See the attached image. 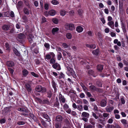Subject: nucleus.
Wrapping results in <instances>:
<instances>
[{
    "label": "nucleus",
    "instance_id": "f257e3e1",
    "mask_svg": "<svg viewBox=\"0 0 128 128\" xmlns=\"http://www.w3.org/2000/svg\"><path fill=\"white\" fill-rule=\"evenodd\" d=\"M66 68L68 71L66 72V74L68 76L72 75L74 78H75L76 77V75L72 68L68 66L66 67Z\"/></svg>",
    "mask_w": 128,
    "mask_h": 128
},
{
    "label": "nucleus",
    "instance_id": "f03ea898",
    "mask_svg": "<svg viewBox=\"0 0 128 128\" xmlns=\"http://www.w3.org/2000/svg\"><path fill=\"white\" fill-rule=\"evenodd\" d=\"M18 41L20 43L23 44L25 42L24 38H25V36L24 34L22 33H20L18 34Z\"/></svg>",
    "mask_w": 128,
    "mask_h": 128
},
{
    "label": "nucleus",
    "instance_id": "7ed1b4c3",
    "mask_svg": "<svg viewBox=\"0 0 128 128\" xmlns=\"http://www.w3.org/2000/svg\"><path fill=\"white\" fill-rule=\"evenodd\" d=\"M35 90L38 92L44 93L46 92V89L45 88L42 87L41 86L38 85L35 88Z\"/></svg>",
    "mask_w": 128,
    "mask_h": 128
},
{
    "label": "nucleus",
    "instance_id": "20e7f679",
    "mask_svg": "<svg viewBox=\"0 0 128 128\" xmlns=\"http://www.w3.org/2000/svg\"><path fill=\"white\" fill-rule=\"evenodd\" d=\"M36 99L40 102L43 104H47L48 105L50 104L49 101L47 100H42L40 98H36Z\"/></svg>",
    "mask_w": 128,
    "mask_h": 128
},
{
    "label": "nucleus",
    "instance_id": "39448f33",
    "mask_svg": "<svg viewBox=\"0 0 128 128\" xmlns=\"http://www.w3.org/2000/svg\"><path fill=\"white\" fill-rule=\"evenodd\" d=\"M41 115L42 117L48 120V121L49 122L50 124V121L51 120L48 115L46 112H42L41 114Z\"/></svg>",
    "mask_w": 128,
    "mask_h": 128
},
{
    "label": "nucleus",
    "instance_id": "423d86ee",
    "mask_svg": "<svg viewBox=\"0 0 128 128\" xmlns=\"http://www.w3.org/2000/svg\"><path fill=\"white\" fill-rule=\"evenodd\" d=\"M52 66L54 68L58 70H60L61 69L60 65L57 62L53 64Z\"/></svg>",
    "mask_w": 128,
    "mask_h": 128
},
{
    "label": "nucleus",
    "instance_id": "0eeeda50",
    "mask_svg": "<svg viewBox=\"0 0 128 128\" xmlns=\"http://www.w3.org/2000/svg\"><path fill=\"white\" fill-rule=\"evenodd\" d=\"M34 35L31 34H29L27 37V38L29 42L31 44L33 42V39L34 38Z\"/></svg>",
    "mask_w": 128,
    "mask_h": 128
},
{
    "label": "nucleus",
    "instance_id": "6e6552de",
    "mask_svg": "<svg viewBox=\"0 0 128 128\" xmlns=\"http://www.w3.org/2000/svg\"><path fill=\"white\" fill-rule=\"evenodd\" d=\"M51 84L52 87L54 90V92H56L57 90L56 88V87L57 86V84L53 79L52 80L51 82Z\"/></svg>",
    "mask_w": 128,
    "mask_h": 128
},
{
    "label": "nucleus",
    "instance_id": "1a4fd4ad",
    "mask_svg": "<svg viewBox=\"0 0 128 128\" xmlns=\"http://www.w3.org/2000/svg\"><path fill=\"white\" fill-rule=\"evenodd\" d=\"M25 87L28 92H30L32 90V89L30 85L28 83L25 85Z\"/></svg>",
    "mask_w": 128,
    "mask_h": 128
},
{
    "label": "nucleus",
    "instance_id": "9d476101",
    "mask_svg": "<svg viewBox=\"0 0 128 128\" xmlns=\"http://www.w3.org/2000/svg\"><path fill=\"white\" fill-rule=\"evenodd\" d=\"M14 62L12 61H8L6 62V65L8 66L12 67L14 66Z\"/></svg>",
    "mask_w": 128,
    "mask_h": 128
},
{
    "label": "nucleus",
    "instance_id": "9b49d317",
    "mask_svg": "<svg viewBox=\"0 0 128 128\" xmlns=\"http://www.w3.org/2000/svg\"><path fill=\"white\" fill-rule=\"evenodd\" d=\"M114 108L113 106H107L106 108V110L108 112H111L114 109Z\"/></svg>",
    "mask_w": 128,
    "mask_h": 128
},
{
    "label": "nucleus",
    "instance_id": "f8f14e48",
    "mask_svg": "<svg viewBox=\"0 0 128 128\" xmlns=\"http://www.w3.org/2000/svg\"><path fill=\"white\" fill-rule=\"evenodd\" d=\"M99 52L100 50L98 48L93 50L92 52V53L94 55L96 56L98 55Z\"/></svg>",
    "mask_w": 128,
    "mask_h": 128
},
{
    "label": "nucleus",
    "instance_id": "ddd939ff",
    "mask_svg": "<svg viewBox=\"0 0 128 128\" xmlns=\"http://www.w3.org/2000/svg\"><path fill=\"white\" fill-rule=\"evenodd\" d=\"M30 113L29 111L26 109L21 114L24 116H28L29 115Z\"/></svg>",
    "mask_w": 128,
    "mask_h": 128
},
{
    "label": "nucleus",
    "instance_id": "4468645a",
    "mask_svg": "<svg viewBox=\"0 0 128 128\" xmlns=\"http://www.w3.org/2000/svg\"><path fill=\"white\" fill-rule=\"evenodd\" d=\"M103 65L99 64L97 66V69L99 72H102L103 69Z\"/></svg>",
    "mask_w": 128,
    "mask_h": 128
},
{
    "label": "nucleus",
    "instance_id": "2eb2a0df",
    "mask_svg": "<svg viewBox=\"0 0 128 128\" xmlns=\"http://www.w3.org/2000/svg\"><path fill=\"white\" fill-rule=\"evenodd\" d=\"M22 73L23 76L26 77L28 74V71L26 69H24L22 71Z\"/></svg>",
    "mask_w": 128,
    "mask_h": 128
},
{
    "label": "nucleus",
    "instance_id": "dca6fc26",
    "mask_svg": "<svg viewBox=\"0 0 128 128\" xmlns=\"http://www.w3.org/2000/svg\"><path fill=\"white\" fill-rule=\"evenodd\" d=\"M29 115L30 118L33 119L34 122H36L37 120V119L36 117L33 114L31 113H30Z\"/></svg>",
    "mask_w": 128,
    "mask_h": 128
},
{
    "label": "nucleus",
    "instance_id": "f3484780",
    "mask_svg": "<svg viewBox=\"0 0 128 128\" xmlns=\"http://www.w3.org/2000/svg\"><path fill=\"white\" fill-rule=\"evenodd\" d=\"M90 90L92 92H94L96 90L97 87L94 85H91L89 86Z\"/></svg>",
    "mask_w": 128,
    "mask_h": 128
},
{
    "label": "nucleus",
    "instance_id": "a211bd4d",
    "mask_svg": "<svg viewBox=\"0 0 128 128\" xmlns=\"http://www.w3.org/2000/svg\"><path fill=\"white\" fill-rule=\"evenodd\" d=\"M90 116L89 114L86 112H83L81 116L86 118H88Z\"/></svg>",
    "mask_w": 128,
    "mask_h": 128
},
{
    "label": "nucleus",
    "instance_id": "6ab92c4d",
    "mask_svg": "<svg viewBox=\"0 0 128 128\" xmlns=\"http://www.w3.org/2000/svg\"><path fill=\"white\" fill-rule=\"evenodd\" d=\"M107 102L104 100H102L100 102V106L102 107L105 106Z\"/></svg>",
    "mask_w": 128,
    "mask_h": 128
},
{
    "label": "nucleus",
    "instance_id": "aec40b11",
    "mask_svg": "<svg viewBox=\"0 0 128 128\" xmlns=\"http://www.w3.org/2000/svg\"><path fill=\"white\" fill-rule=\"evenodd\" d=\"M107 24L112 29H114V22L113 21H111L109 22H108Z\"/></svg>",
    "mask_w": 128,
    "mask_h": 128
},
{
    "label": "nucleus",
    "instance_id": "412c9836",
    "mask_svg": "<svg viewBox=\"0 0 128 128\" xmlns=\"http://www.w3.org/2000/svg\"><path fill=\"white\" fill-rule=\"evenodd\" d=\"M68 26H69V30H70L72 31L75 29L74 26L73 24H68Z\"/></svg>",
    "mask_w": 128,
    "mask_h": 128
},
{
    "label": "nucleus",
    "instance_id": "4be33fe9",
    "mask_svg": "<svg viewBox=\"0 0 128 128\" xmlns=\"http://www.w3.org/2000/svg\"><path fill=\"white\" fill-rule=\"evenodd\" d=\"M83 28L80 26H77L76 28V31L78 33H80L82 32L83 31Z\"/></svg>",
    "mask_w": 128,
    "mask_h": 128
},
{
    "label": "nucleus",
    "instance_id": "5701e85b",
    "mask_svg": "<svg viewBox=\"0 0 128 128\" xmlns=\"http://www.w3.org/2000/svg\"><path fill=\"white\" fill-rule=\"evenodd\" d=\"M62 119V117L60 115H58L56 117V120L57 122L60 123Z\"/></svg>",
    "mask_w": 128,
    "mask_h": 128
},
{
    "label": "nucleus",
    "instance_id": "b1692460",
    "mask_svg": "<svg viewBox=\"0 0 128 128\" xmlns=\"http://www.w3.org/2000/svg\"><path fill=\"white\" fill-rule=\"evenodd\" d=\"M59 30V29L58 28L55 27V28H53L52 29V34L53 35H54L55 33L56 32H58V31Z\"/></svg>",
    "mask_w": 128,
    "mask_h": 128
},
{
    "label": "nucleus",
    "instance_id": "393cba45",
    "mask_svg": "<svg viewBox=\"0 0 128 128\" xmlns=\"http://www.w3.org/2000/svg\"><path fill=\"white\" fill-rule=\"evenodd\" d=\"M13 52L16 56H20V54L17 49L14 48L13 50Z\"/></svg>",
    "mask_w": 128,
    "mask_h": 128
},
{
    "label": "nucleus",
    "instance_id": "a878e982",
    "mask_svg": "<svg viewBox=\"0 0 128 128\" xmlns=\"http://www.w3.org/2000/svg\"><path fill=\"white\" fill-rule=\"evenodd\" d=\"M10 27V26L9 25L5 24L3 26L2 29L4 30H7L9 29V28Z\"/></svg>",
    "mask_w": 128,
    "mask_h": 128
},
{
    "label": "nucleus",
    "instance_id": "bb28decb",
    "mask_svg": "<svg viewBox=\"0 0 128 128\" xmlns=\"http://www.w3.org/2000/svg\"><path fill=\"white\" fill-rule=\"evenodd\" d=\"M54 106L58 108H59L60 104L58 101H55L54 104Z\"/></svg>",
    "mask_w": 128,
    "mask_h": 128
},
{
    "label": "nucleus",
    "instance_id": "cd10ccee",
    "mask_svg": "<svg viewBox=\"0 0 128 128\" xmlns=\"http://www.w3.org/2000/svg\"><path fill=\"white\" fill-rule=\"evenodd\" d=\"M23 11L24 13L28 15L29 14V10L26 7H24V8Z\"/></svg>",
    "mask_w": 128,
    "mask_h": 128
},
{
    "label": "nucleus",
    "instance_id": "c85d7f7f",
    "mask_svg": "<svg viewBox=\"0 0 128 128\" xmlns=\"http://www.w3.org/2000/svg\"><path fill=\"white\" fill-rule=\"evenodd\" d=\"M96 84L98 87H102V82L100 80H98L96 82Z\"/></svg>",
    "mask_w": 128,
    "mask_h": 128
},
{
    "label": "nucleus",
    "instance_id": "c756f323",
    "mask_svg": "<svg viewBox=\"0 0 128 128\" xmlns=\"http://www.w3.org/2000/svg\"><path fill=\"white\" fill-rule=\"evenodd\" d=\"M48 13L50 15L54 16V15L56 14V12L55 10H52L49 11Z\"/></svg>",
    "mask_w": 128,
    "mask_h": 128
},
{
    "label": "nucleus",
    "instance_id": "7c9ffc66",
    "mask_svg": "<svg viewBox=\"0 0 128 128\" xmlns=\"http://www.w3.org/2000/svg\"><path fill=\"white\" fill-rule=\"evenodd\" d=\"M122 29L123 32L125 33L126 32V25L122 23Z\"/></svg>",
    "mask_w": 128,
    "mask_h": 128
},
{
    "label": "nucleus",
    "instance_id": "2f4dec72",
    "mask_svg": "<svg viewBox=\"0 0 128 128\" xmlns=\"http://www.w3.org/2000/svg\"><path fill=\"white\" fill-rule=\"evenodd\" d=\"M23 2L22 1H19L18 3V8H20L22 6Z\"/></svg>",
    "mask_w": 128,
    "mask_h": 128
},
{
    "label": "nucleus",
    "instance_id": "473e14b6",
    "mask_svg": "<svg viewBox=\"0 0 128 128\" xmlns=\"http://www.w3.org/2000/svg\"><path fill=\"white\" fill-rule=\"evenodd\" d=\"M42 120L41 121V123L42 125L45 128H46L48 126L46 121L44 120L43 119H42Z\"/></svg>",
    "mask_w": 128,
    "mask_h": 128
},
{
    "label": "nucleus",
    "instance_id": "72a5a7b5",
    "mask_svg": "<svg viewBox=\"0 0 128 128\" xmlns=\"http://www.w3.org/2000/svg\"><path fill=\"white\" fill-rule=\"evenodd\" d=\"M47 96L48 98H50L51 97L52 95V92L50 90L46 92Z\"/></svg>",
    "mask_w": 128,
    "mask_h": 128
},
{
    "label": "nucleus",
    "instance_id": "f704fd0d",
    "mask_svg": "<svg viewBox=\"0 0 128 128\" xmlns=\"http://www.w3.org/2000/svg\"><path fill=\"white\" fill-rule=\"evenodd\" d=\"M12 106H9L4 108V110L5 112H8L9 111L10 109L12 108Z\"/></svg>",
    "mask_w": 128,
    "mask_h": 128
},
{
    "label": "nucleus",
    "instance_id": "c9c22d12",
    "mask_svg": "<svg viewBox=\"0 0 128 128\" xmlns=\"http://www.w3.org/2000/svg\"><path fill=\"white\" fill-rule=\"evenodd\" d=\"M52 21L54 23L56 24H57L58 22V19L55 18H53L52 19Z\"/></svg>",
    "mask_w": 128,
    "mask_h": 128
},
{
    "label": "nucleus",
    "instance_id": "e433bc0d",
    "mask_svg": "<svg viewBox=\"0 0 128 128\" xmlns=\"http://www.w3.org/2000/svg\"><path fill=\"white\" fill-rule=\"evenodd\" d=\"M5 46L6 50L8 51L10 50V47L9 45L8 42H6L5 43Z\"/></svg>",
    "mask_w": 128,
    "mask_h": 128
},
{
    "label": "nucleus",
    "instance_id": "4c0bfd02",
    "mask_svg": "<svg viewBox=\"0 0 128 128\" xmlns=\"http://www.w3.org/2000/svg\"><path fill=\"white\" fill-rule=\"evenodd\" d=\"M78 14L80 16H82L83 12V10L82 9H79L78 10Z\"/></svg>",
    "mask_w": 128,
    "mask_h": 128
},
{
    "label": "nucleus",
    "instance_id": "58836bf2",
    "mask_svg": "<svg viewBox=\"0 0 128 128\" xmlns=\"http://www.w3.org/2000/svg\"><path fill=\"white\" fill-rule=\"evenodd\" d=\"M61 96L60 98V100L62 102L64 103L65 102V98H64V97L63 96H62V95L61 94Z\"/></svg>",
    "mask_w": 128,
    "mask_h": 128
},
{
    "label": "nucleus",
    "instance_id": "ea45409f",
    "mask_svg": "<svg viewBox=\"0 0 128 128\" xmlns=\"http://www.w3.org/2000/svg\"><path fill=\"white\" fill-rule=\"evenodd\" d=\"M66 38L68 39H71L72 38V35L71 33H68L66 34Z\"/></svg>",
    "mask_w": 128,
    "mask_h": 128
},
{
    "label": "nucleus",
    "instance_id": "a19ab883",
    "mask_svg": "<svg viewBox=\"0 0 128 128\" xmlns=\"http://www.w3.org/2000/svg\"><path fill=\"white\" fill-rule=\"evenodd\" d=\"M51 3L54 5H57L59 4L58 2L56 0H53L51 2Z\"/></svg>",
    "mask_w": 128,
    "mask_h": 128
},
{
    "label": "nucleus",
    "instance_id": "79ce46f5",
    "mask_svg": "<svg viewBox=\"0 0 128 128\" xmlns=\"http://www.w3.org/2000/svg\"><path fill=\"white\" fill-rule=\"evenodd\" d=\"M89 122L92 125L94 126L95 124V122L94 120L92 118H90L89 120Z\"/></svg>",
    "mask_w": 128,
    "mask_h": 128
},
{
    "label": "nucleus",
    "instance_id": "37998d69",
    "mask_svg": "<svg viewBox=\"0 0 128 128\" xmlns=\"http://www.w3.org/2000/svg\"><path fill=\"white\" fill-rule=\"evenodd\" d=\"M17 123L19 125H23L26 123V122L23 121H18Z\"/></svg>",
    "mask_w": 128,
    "mask_h": 128
},
{
    "label": "nucleus",
    "instance_id": "c03bdc74",
    "mask_svg": "<svg viewBox=\"0 0 128 128\" xmlns=\"http://www.w3.org/2000/svg\"><path fill=\"white\" fill-rule=\"evenodd\" d=\"M63 107L64 109L66 110L69 108V106L67 104L65 103L63 106Z\"/></svg>",
    "mask_w": 128,
    "mask_h": 128
},
{
    "label": "nucleus",
    "instance_id": "a18cd8bd",
    "mask_svg": "<svg viewBox=\"0 0 128 128\" xmlns=\"http://www.w3.org/2000/svg\"><path fill=\"white\" fill-rule=\"evenodd\" d=\"M24 21L23 22L24 23H26L28 19L27 16H23L22 18Z\"/></svg>",
    "mask_w": 128,
    "mask_h": 128
},
{
    "label": "nucleus",
    "instance_id": "49530a36",
    "mask_svg": "<svg viewBox=\"0 0 128 128\" xmlns=\"http://www.w3.org/2000/svg\"><path fill=\"white\" fill-rule=\"evenodd\" d=\"M62 58V56L61 53L60 52L58 53V54L57 56V58L58 60H60L61 58Z\"/></svg>",
    "mask_w": 128,
    "mask_h": 128
},
{
    "label": "nucleus",
    "instance_id": "de8ad7c7",
    "mask_svg": "<svg viewBox=\"0 0 128 128\" xmlns=\"http://www.w3.org/2000/svg\"><path fill=\"white\" fill-rule=\"evenodd\" d=\"M77 109L80 111H81L83 107L82 105H77Z\"/></svg>",
    "mask_w": 128,
    "mask_h": 128
},
{
    "label": "nucleus",
    "instance_id": "09e8293b",
    "mask_svg": "<svg viewBox=\"0 0 128 128\" xmlns=\"http://www.w3.org/2000/svg\"><path fill=\"white\" fill-rule=\"evenodd\" d=\"M30 73L31 74L34 76L36 77V78H38L39 76V75L37 74H36L34 72H31Z\"/></svg>",
    "mask_w": 128,
    "mask_h": 128
},
{
    "label": "nucleus",
    "instance_id": "8fccbe9b",
    "mask_svg": "<svg viewBox=\"0 0 128 128\" xmlns=\"http://www.w3.org/2000/svg\"><path fill=\"white\" fill-rule=\"evenodd\" d=\"M56 60L54 58H52L51 59L50 61V64H53L55 63Z\"/></svg>",
    "mask_w": 128,
    "mask_h": 128
},
{
    "label": "nucleus",
    "instance_id": "3c124183",
    "mask_svg": "<svg viewBox=\"0 0 128 128\" xmlns=\"http://www.w3.org/2000/svg\"><path fill=\"white\" fill-rule=\"evenodd\" d=\"M66 11L64 10H61L60 11V15L62 16H64L66 14Z\"/></svg>",
    "mask_w": 128,
    "mask_h": 128
},
{
    "label": "nucleus",
    "instance_id": "603ef678",
    "mask_svg": "<svg viewBox=\"0 0 128 128\" xmlns=\"http://www.w3.org/2000/svg\"><path fill=\"white\" fill-rule=\"evenodd\" d=\"M40 8L41 10H43L44 9V6L42 1H41L40 2Z\"/></svg>",
    "mask_w": 128,
    "mask_h": 128
},
{
    "label": "nucleus",
    "instance_id": "864d4df0",
    "mask_svg": "<svg viewBox=\"0 0 128 128\" xmlns=\"http://www.w3.org/2000/svg\"><path fill=\"white\" fill-rule=\"evenodd\" d=\"M121 122L124 125L127 124L126 120L124 119H122L121 120Z\"/></svg>",
    "mask_w": 128,
    "mask_h": 128
},
{
    "label": "nucleus",
    "instance_id": "5fc2aeb1",
    "mask_svg": "<svg viewBox=\"0 0 128 128\" xmlns=\"http://www.w3.org/2000/svg\"><path fill=\"white\" fill-rule=\"evenodd\" d=\"M25 109L26 108H18L17 110L18 111L23 112L24 111Z\"/></svg>",
    "mask_w": 128,
    "mask_h": 128
},
{
    "label": "nucleus",
    "instance_id": "6e6d98bb",
    "mask_svg": "<svg viewBox=\"0 0 128 128\" xmlns=\"http://www.w3.org/2000/svg\"><path fill=\"white\" fill-rule=\"evenodd\" d=\"M6 120L4 118L0 119V123L1 124H4L6 122Z\"/></svg>",
    "mask_w": 128,
    "mask_h": 128
},
{
    "label": "nucleus",
    "instance_id": "4d7b16f0",
    "mask_svg": "<svg viewBox=\"0 0 128 128\" xmlns=\"http://www.w3.org/2000/svg\"><path fill=\"white\" fill-rule=\"evenodd\" d=\"M44 46L46 48L49 49L50 48V45L49 44L47 43H45L44 44Z\"/></svg>",
    "mask_w": 128,
    "mask_h": 128
},
{
    "label": "nucleus",
    "instance_id": "13d9d810",
    "mask_svg": "<svg viewBox=\"0 0 128 128\" xmlns=\"http://www.w3.org/2000/svg\"><path fill=\"white\" fill-rule=\"evenodd\" d=\"M44 8L45 10H48L49 8V5L47 3H45L44 4Z\"/></svg>",
    "mask_w": 128,
    "mask_h": 128
},
{
    "label": "nucleus",
    "instance_id": "bf43d9fd",
    "mask_svg": "<svg viewBox=\"0 0 128 128\" xmlns=\"http://www.w3.org/2000/svg\"><path fill=\"white\" fill-rule=\"evenodd\" d=\"M4 13L5 16H6L7 17H9V16L10 15V12L9 11L5 12H4Z\"/></svg>",
    "mask_w": 128,
    "mask_h": 128
},
{
    "label": "nucleus",
    "instance_id": "052dcab7",
    "mask_svg": "<svg viewBox=\"0 0 128 128\" xmlns=\"http://www.w3.org/2000/svg\"><path fill=\"white\" fill-rule=\"evenodd\" d=\"M10 17L12 18H14L15 17L14 14V12L12 11H11L10 13Z\"/></svg>",
    "mask_w": 128,
    "mask_h": 128
},
{
    "label": "nucleus",
    "instance_id": "680f3d73",
    "mask_svg": "<svg viewBox=\"0 0 128 128\" xmlns=\"http://www.w3.org/2000/svg\"><path fill=\"white\" fill-rule=\"evenodd\" d=\"M8 69L10 74H13L14 72V70L10 68H8Z\"/></svg>",
    "mask_w": 128,
    "mask_h": 128
},
{
    "label": "nucleus",
    "instance_id": "e2e57ef3",
    "mask_svg": "<svg viewBox=\"0 0 128 128\" xmlns=\"http://www.w3.org/2000/svg\"><path fill=\"white\" fill-rule=\"evenodd\" d=\"M92 116L94 117L96 119H98V116H96V114L94 112H92Z\"/></svg>",
    "mask_w": 128,
    "mask_h": 128
},
{
    "label": "nucleus",
    "instance_id": "0e129e2a",
    "mask_svg": "<svg viewBox=\"0 0 128 128\" xmlns=\"http://www.w3.org/2000/svg\"><path fill=\"white\" fill-rule=\"evenodd\" d=\"M88 73L90 75H92L94 74V72L92 70H90L88 71Z\"/></svg>",
    "mask_w": 128,
    "mask_h": 128
},
{
    "label": "nucleus",
    "instance_id": "69168bd1",
    "mask_svg": "<svg viewBox=\"0 0 128 128\" xmlns=\"http://www.w3.org/2000/svg\"><path fill=\"white\" fill-rule=\"evenodd\" d=\"M45 58L48 60L51 59V56L50 55L48 54H47Z\"/></svg>",
    "mask_w": 128,
    "mask_h": 128
},
{
    "label": "nucleus",
    "instance_id": "338daca9",
    "mask_svg": "<svg viewBox=\"0 0 128 128\" xmlns=\"http://www.w3.org/2000/svg\"><path fill=\"white\" fill-rule=\"evenodd\" d=\"M96 91L98 92H102L103 91L101 89L97 88Z\"/></svg>",
    "mask_w": 128,
    "mask_h": 128
},
{
    "label": "nucleus",
    "instance_id": "774afa93",
    "mask_svg": "<svg viewBox=\"0 0 128 128\" xmlns=\"http://www.w3.org/2000/svg\"><path fill=\"white\" fill-rule=\"evenodd\" d=\"M102 115L103 117L104 118H106L108 116H109L110 114H109L107 113H103Z\"/></svg>",
    "mask_w": 128,
    "mask_h": 128
}]
</instances>
